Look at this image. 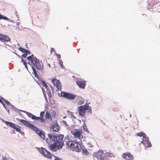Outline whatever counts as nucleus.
Wrapping results in <instances>:
<instances>
[{
  "label": "nucleus",
  "mask_w": 160,
  "mask_h": 160,
  "mask_svg": "<svg viewBox=\"0 0 160 160\" xmlns=\"http://www.w3.org/2000/svg\"><path fill=\"white\" fill-rule=\"evenodd\" d=\"M27 59L28 60V63L30 65L35 67L37 69L41 70L42 66L39 60L34 55L32 54L31 56L27 57Z\"/></svg>",
  "instance_id": "obj_1"
},
{
  "label": "nucleus",
  "mask_w": 160,
  "mask_h": 160,
  "mask_svg": "<svg viewBox=\"0 0 160 160\" xmlns=\"http://www.w3.org/2000/svg\"><path fill=\"white\" fill-rule=\"evenodd\" d=\"M94 160H108V155L107 153L104 152L100 150L95 152L93 154Z\"/></svg>",
  "instance_id": "obj_2"
},
{
  "label": "nucleus",
  "mask_w": 160,
  "mask_h": 160,
  "mask_svg": "<svg viewBox=\"0 0 160 160\" xmlns=\"http://www.w3.org/2000/svg\"><path fill=\"white\" fill-rule=\"evenodd\" d=\"M79 142L70 141L66 143V146H68L73 149L74 151L79 152L81 151L82 147Z\"/></svg>",
  "instance_id": "obj_3"
},
{
  "label": "nucleus",
  "mask_w": 160,
  "mask_h": 160,
  "mask_svg": "<svg viewBox=\"0 0 160 160\" xmlns=\"http://www.w3.org/2000/svg\"><path fill=\"white\" fill-rule=\"evenodd\" d=\"M64 135H59L58 136L54 137V140H56L55 144L57 146V148H61L64 145Z\"/></svg>",
  "instance_id": "obj_4"
},
{
  "label": "nucleus",
  "mask_w": 160,
  "mask_h": 160,
  "mask_svg": "<svg viewBox=\"0 0 160 160\" xmlns=\"http://www.w3.org/2000/svg\"><path fill=\"white\" fill-rule=\"evenodd\" d=\"M16 119L18 122H21L23 125L33 130H37V128L30 123L28 122V121L18 118H17Z\"/></svg>",
  "instance_id": "obj_5"
},
{
  "label": "nucleus",
  "mask_w": 160,
  "mask_h": 160,
  "mask_svg": "<svg viewBox=\"0 0 160 160\" xmlns=\"http://www.w3.org/2000/svg\"><path fill=\"white\" fill-rule=\"evenodd\" d=\"M89 105L86 104L84 105L80 106L78 108V113L79 115L83 117L85 114V111L89 108Z\"/></svg>",
  "instance_id": "obj_6"
},
{
  "label": "nucleus",
  "mask_w": 160,
  "mask_h": 160,
  "mask_svg": "<svg viewBox=\"0 0 160 160\" xmlns=\"http://www.w3.org/2000/svg\"><path fill=\"white\" fill-rule=\"evenodd\" d=\"M61 95L69 100H74L76 97V95L74 94L64 92H61Z\"/></svg>",
  "instance_id": "obj_7"
},
{
  "label": "nucleus",
  "mask_w": 160,
  "mask_h": 160,
  "mask_svg": "<svg viewBox=\"0 0 160 160\" xmlns=\"http://www.w3.org/2000/svg\"><path fill=\"white\" fill-rule=\"evenodd\" d=\"M38 150L40 153L43 154L45 157L49 158H51V153L47 151L45 148L41 147L40 148H39Z\"/></svg>",
  "instance_id": "obj_8"
},
{
  "label": "nucleus",
  "mask_w": 160,
  "mask_h": 160,
  "mask_svg": "<svg viewBox=\"0 0 160 160\" xmlns=\"http://www.w3.org/2000/svg\"><path fill=\"white\" fill-rule=\"evenodd\" d=\"M71 133L73 135L75 138L79 139L80 141L81 140L80 138L82 134V130L76 129L74 131H72Z\"/></svg>",
  "instance_id": "obj_9"
},
{
  "label": "nucleus",
  "mask_w": 160,
  "mask_h": 160,
  "mask_svg": "<svg viewBox=\"0 0 160 160\" xmlns=\"http://www.w3.org/2000/svg\"><path fill=\"white\" fill-rule=\"evenodd\" d=\"M122 156L126 160H132L134 159L132 154L129 152L122 153Z\"/></svg>",
  "instance_id": "obj_10"
},
{
  "label": "nucleus",
  "mask_w": 160,
  "mask_h": 160,
  "mask_svg": "<svg viewBox=\"0 0 160 160\" xmlns=\"http://www.w3.org/2000/svg\"><path fill=\"white\" fill-rule=\"evenodd\" d=\"M51 81L58 90H60L61 89L62 84L59 80L56 79H53L51 80Z\"/></svg>",
  "instance_id": "obj_11"
},
{
  "label": "nucleus",
  "mask_w": 160,
  "mask_h": 160,
  "mask_svg": "<svg viewBox=\"0 0 160 160\" xmlns=\"http://www.w3.org/2000/svg\"><path fill=\"white\" fill-rule=\"evenodd\" d=\"M141 143L143 144L146 147H150L151 146V143L149 141L148 138L146 136L143 138Z\"/></svg>",
  "instance_id": "obj_12"
},
{
  "label": "nucleus",
  "mask_w": 160,
  "mask_h": 160,
  "mask_svg": "<svg viewBox=\"0 0 160 160\" xmlns=\"http://www.w3.org/2000/svg\"><path fill=\"white\" fill-rule=\"evenodd\" d=\"M77 84L79 87L82 89H84L86 84V82L83 80H79L77 82Z\"/></svg>",
  "instance_id": "obj_13"
},
{
  "label": "nucleus",
  "mask_w": 160,
  "mask_h": 160,
  "mask_svg": "<svg viewBox=\"0 0 160 160\" xmlns=\"http://www.w3.org/2000/svg\"><path fill=\"white\" fill-rule=\"evenodd\" d=\"M0 40L2 42H8L10 40V39L6 35H0Z\"/></svg>",
  "instance_id": "obj_14"
},
{
  "label": "nucleus",
  "mask_w": 160,
  "mask_h": 160,
  "mask_svg": "<svg viewBox=\"0 0 160 160\" xmlns=\"http://www.w3.org/2000/svg\"><path fill=\"white\" fill-rule=\"evenodd\" d=\"M3 122L7 125L9 126L11 128H15V126L19 127L18 125H16L12 122L6 121H4Z\"/></svg>",
  "instance_id": "obj_15"
},
{
  "label": "nucleus",
  "mask_w": 160,
  "mask_h": 160,
  "mask_svg": "<svg viewBox=\"0 0 160 160\" xmlns=\"http://www.w3.org/2000/svg\"><path fill=\"white\" fill-rule=\"evenodd\" d=\"M3 122L7 125L9 126L11 128H15V126L19 127L18 125H16L12 122L6 121H4Z\"/></svg>",
  "instance_id": "obj_16"
},
{
  "label": "nucleus",
  "mask_w": 160,
  "mask_h": 160,
  "mask_svg": "<svg viewBox=\"0 0 160 160\" xmlns=\"http://www.w3.org/2000/svg\"><path fill=\"white\" fill-rule=\"evenodd\" d=\"M49 149L52 151H56L57 150V148L55 142L54 144L50 145L48 146Z\"/></svg>",
  "instance_id": "obj_17"
},
{
  "label": "nucleus",
  "mask_w": 160,
  "mask_h": 160,
  "mask_svg": "<svg viewBox=\"0 0 160 160\" xmlns=\"http://www.w3.org/2000/svg\"><path fill=\"white\" fill-rule=\"evenodd\" d=\"M34 120L40 123L44 122H45V120L44 118L38 117L36 116Z\"/></svg>",
  "instance_id": "obj_18"
},
{
  "label": "nucleus",
  "mask_w": 160,
  "mask_h": 160,
  "mask_svg": "<svg viewBox=\"0 0 160 160\" xmlns=\"http://www.w3.org/2000/svg\"><path fill=\"white\" fill-rule=\"evenodd\" d=\"M38 128H37V130L34 131H36L37 133L43 139H45V137L43 133L41 132V131L38 130Z\"/></svg>",
  "instance_id": "obj_19"
},
{
  "label": "nucleus",
  "mask_w": 160,
  "mask_h": 160,
  "mask_svg": "<svg viewBox=\"0 0 160 160\" xmlns=\"http://www.w3.org/2000/svg\"><path fill=\"white\" fill-rule=\"evenodd\" d=\"M52 128L54 131L57 132L59 130V127L57 123H55L53 124Z\"/></svg>",
  "instance_id": "obj_20"
},
{
  "label": "nucleus",
  "mask_w": 160,
  "mask_h": 160,
  "mask_svg": "<svg viewBox=\"0 0 160 160\" xmlns=\"http://www.w3.org/2000/svg\"><path fill=\"white\" fill-rule=\"evenodd\" d=\"M25 113L30 118H32V119L34 120L35 118H36V116L33 115L31 113L27 112H25Z\"/></svg>",
  "instance_id": "obj_21"
},
{
  "label": "nucleus",
  "mask_w": 160,
  "mask_h": 160,
  "mask_svg": "<svg viewBox=\"0 0 160 160\" xmlns=\"http://www.w3.org/2000/svg\"><path fill=\"white\" fill-rule=\"evenodd\" d=\"M155 0H150L148 3V5L150 7H153L156 5V4L155 3Z\"/></svg>",
  "instance_id": "obj_22"
},
{
  "label": "nucleus",
  "mask_w": 160,
  "mask_h": 160,
  "mask_svg": "<svg viewBox=\"0 0 160 160\" xmlns=\"http://www.w3.org/2000/svg\"><path fill=\"white\" fill-rule=\"evenodd\" d=\"M136 135L139 137L143 136V138L146 136V135L143 132H140L136 134Z\"/></svg>",
  "instance_id": "obj_23"
},
{
  "label": "nucleus",
  "mask_w": 160,
  "mask_h": 160,
  "mask_svg": "<svg viewBox=\"0 0 160 160\" xmlns=\"http://www.w3.org/2000/svg\"><path fill=\"white\" fill-rule=\"evenodd\" d=\"M82 154L85 155H87L89 154V152L86 149H82Z\"/></svg>",
  "instance_id": "obj_24"
},
{
  "label": "nucleus",
  "mask_w": 160,
  "mask_h": 160,
  "mask_svg": "<svg viewBox=\"0 0 160 160\" xmlns=\"http://www.w3.org/2000/svg\"><path fill=\"white\" fill-rule=\"evenodd\" d=\"M45 118L48 119H52L51 115L48 112H47L46 113Z\"/></svg>",
  "instance_id": "obj_25"
},
{
  "label": "nucleus",
  "mask_w": 160,
  "mask_h": 160,
  "mask_svg": "<svg viewBox=\"0 0 160 160\" xmlns=\"http://www.w3.org/2000/svg\"><path fill=\"white\" fill-rule=\"evenodd\" d=\"M48 138L50 140H52V141L54 140V137H56V136H53L52 134H48Z\"/></svg>",
  "instance_id": "obj_26"
},
{
  "label": "nucleus",
  "mask_w": 160,
  "mask_h": 160,
  "mask_svg": "<svg viewBox=\"0 0 160 160\" xmlns=\"http://www.w3.org/2000/svg\"><path fill=\"white\" fill-rule=\"evenodd\" d=\"M32 69L33 72V74H34L35 75V76L36 77H38V75L37 74V73L36 72V71L34 67H33L32 66Z\"/></svg>",
  "instance_id": "obj_27"
},
{
  "label": "nucleus",
  "mask_w": 160,
  "mask_h": 160,
  "mask_svg": "<svg viewBox=\"0 0 160 160\" xmlns=\"http://www.w3.org/2000/svg\"><path fill=\"white\" fill-rule=\"evenodd\" d=\"M59 63L60 66H61V68H63V69L65 68L64 67V66L63 65V62L61 59H60L59 60Z\"/></svg>",
  "instance_id": "obj_28"
},
{
  "label": "nucleus",
  "mask_w": 160,
  "mask_h": 160,
  "mask_svg": "<svg viewBox=\"0 0 160 160\" xmlns=\"http://www.w3.org/2000/svg\"><path fill=\"white\" fill-rule=\"evenodd\" d=\"M42 84L43 86H44L46 89H47L48 88V87L46 84V83L45 82L43 81L42 82Z\"/></svg>",
  "instance_id": "obj_29"
},
{
  "label": "nucleus",
  "mask_w": 160,
  "mask_h": 160,
  "mask_svg": "<svg viewBox=\"0 0 160 160\" xmlns=\"http://www.w3.org/2000/svg\"><path fill=\"white\" fill-rule=\"evenodd\" d=\"M68 114H69V115H70L72 117V118H76V117L73 115L72 112H70V111H68Z\"/></svg>",
  "instance_id": "obj_30"
},
{
  "label": "nucleus",
  "mask_w": 160,
  "mask_h": 160,
  "mask_svg": "<svg viewBox=\"0 0 160 160\" xmlns=\"http://www.w3.org/2000/svg\"><path fill=\"white\" fill-rule=\"evenodd\" d=\"M18 49L20 51H21L22 52H24V53L26 52V51H27V50L26 49H24V48H23L21 47L19 48Z\"/></svg>",
  "instance_id": "obj_31"
},
{
  "label": "nucleus",
  "mask_w": 160,
  "mask_h": 160,
  "mask_svg": "<svg viewBox=\"0 0 160 160\" xmlns=\"http://www.w3.org/2000/svg\"><path fill=\"white\" fill-rule=\"evenodd\" d=\"M47 92L49 98H51L52 97V94L51 91L50 90H47Z\"/></svg>",
  "instance_id": "obj_32"
},
{
  "label": "nucleus",
  "mask_w": 160,
  "mask_h": 160,
  "mask_svg": "<svg viewBox=\"0 0 160 160\" xmlns=\"http://www.w3.org/2000/svg\"><path fill=\"white\" fill-rule=\"evenodd\" d=\"M2 19L6 20L8 19V18L6 17L3 16L1 14H0V19Z\"/></svg>",
  "instance_id": "obj_33"
},
{
  "label": "nucleus",
  "mask_w": 160,
  "mask_h": 160,
  "mask_svg": "<svg viewBox=\"0 0 160 160\" xmlns=\"http://www.w3.org/2000/svg\"><path fill=\"white\" fill-rule=\"evenodd\" d=\"M88 147L89 148H91L93 147V145L91 143V142L87 143Z\"/></svg>",
  "instance_id": "obj_34"
},
{
  "label": "nucleus",
  "mask_w": 160,
  "mask_h": 160,
  "mask_svg": "<svg viewBox=\"0 0 160 160\" xmlns=\"http://www.w3.org/2000/svg\"><path fill=\"white\" fill-rule=\"evenodd\" d=\"M44 114H45V111L41 112H40V116L41 117L40 118H43V116L44 115Z\"/></svg>",
  "instance_id": "obj_35"
},
{
  "label": "nucleus",
  "mask_w": 160,
  "mask_h": 160,
  "mask_svg": "<svg viewBox=\"0 0 160 160\" xmlns=\"http://www.w3.org/2000/svg\"><path fill=\"white\" fill-rule=\"evenodd\" d=\"M16 127V126H15V128H14L13 129H15L16 131L20 132H21L20 129L19 128Z\"/></svg>",
  "instance_id": "obj_36"
},
{
  "label": "nucleus",
  "mask_w": 160,
  "mask_h": 160,
  "mask_svg": "<svg viewBox=\"0 0 160 160\" xmlns=\"http://www.w3.org/2000/svg\"><path fill=\"white\" fill-rule=\"evenodd\" d=\"M1 98H2L3 100V102H5L7 104L9 105V102L8 101L5 100L3 98H2V97Z\"/></svg>",
  "instance_id": "obj_37"
},
{
  "label": "nucleus",
  "mask_w": 160,
  "mask_h": 160,
  "mask_svg": "<svg viewBox=\"0 0 160 160\" xmlns=\"http://www.w3.org/2000/svg\"><path fill=\"white\" fill-rule=\"evenodd\" d=\"M26 53L27 54V55L28 54L30 55L31 54V52H30V51L28 50H27V51H26Z\"/></svg>",
  "instance_id": "obj_38"
},
{
  "label": "nucleus",
  "mask_w": 160,
  "mask_h": 160,
  "mask_svg": "<svg viewBox=\"0 0 160 160\" xmlns=\"http://www.w3.org/2000/svg\"><path fill=\"white\" fill-rule=\"evenodd\" d=\"M62 123L65 126H68V124H67V122L66 121H62Z\"/></svg>",
  "instance_id": "obj_39"
},
{
  "label": "nucleus",
  "mask_w": 160,
  "mask_h": 160,
  "mask_svg": "<svg viewBox=\"0 0 160 160\" xmlns=\"http://www.w3.org/2000/svg\"><path fill=\"white\" fill-rule=\"evenodd\" d=\"M27 56V54L26 53H24L22 55V57H26Z\"/></svg>",
  "instance_id": "obj_40"
},
{
  "label": "nucleus",
  "mask_w": 160,
  "mask_h": 160,
  "mask_svg": "<svg viewBox=\"0 0 160 160\" xmlns=\"http://www.w3.org/2000/svg\"><path fill=\"white\" fill-rule=\"evenodd\" d=\"M23 64L25 66V67L27 69H28V67H27V62H24Z\"/></svg>",
  "instance_id": "obj_41"
},
{
  "label": "nucleus",
  "mask_w": 160,
  "mask_h": 160,
  "mask_svg": "<svg viewBox=\"0 0 160 160\" xmlns=\"http://www.w3.org/2000/svg\"><path fill=\"white\" fill-rule=\"evenodd\" d=\"M108 155L110 157H112L113 156V154L109 152L108 153Z\"/></svg>",
  "instance_id": "obj_42"
},
{
  "label": "nucleus",
  "mask_w": 160,
  "mask_h": 160,
  "mask_svg": "<svg viewBox=\"0 0 160 160\" xmlns=\"http://www.w3.org/2000/svg\"><path fill=\"white\" fill-rule=\"evenodd\" d=\"M84 103V101H81V102H79V103H78V104L79 105H81V104H83Z\"/></svg>",
  "instance_id": "obj_43"
},
{
  "label": "nucleus",
  "mask_w": 160,
  "mask_h": 160,
  "mask_svg": "<svg viewBox=\"0 0 160 160\" xmlns=\"http://www.w3.org/2000/svg\"><path fill=\"white\" fill-rule=\"evenodd\" d=\"M83 128L84 129H85V128H86V124L85 123H84L83 124Z\"/></svg>",
  "instance_id": "obj_44"
},
{
  "label": "nucleus",
  "mask_w": 160,
  "mask_h": 160,
  "mask_svg": "<svg viewBox=\"0 0 160 160\" xmlns=\"http://www.w3.org/2000/svg\"><path fill=\"white\" fill-rule=\"evenodd\" d=\"M57 57L58 58H61V55L60 54H57Z\"/></svg>",
  "instance_id": "obj_45"
},
{
  "label": "nucleus",
  "mask_w": 160,
  "mask_h": 160,
  "mask_svg": "<svg viewBox=\"0 0 160 160\" xmlns=\"http://www.w3.org/2000/svg\"><path fill=\"white\" fill-rule=\"evenodd\" d=\"M44 97H45V98L46 99H47V96H46V94H44Z\"/></svg>",
  "instance_id": "obj_46"
},
{
  "label": "nucleus",
  "mask_w": 160,
  "mask_h": 160,
  "mask_svg": "<svg viewBox=\"0 0 160 160\" xmlns=\"http://www.w3.org/2000/svg\"><path fill=\"white\" fill-rule=\"evenodd\" d=\"M0 102L2 104V103H3V102H2V100L0 98Z\"/></svg>",
  "instance_id": "obj_47"
},
{
  "label": "nucleus",
  "mask_w": 160,
  "mask_h": 160,
  "mask_svg": "<svg viewBox=\"0 0 160 160\" xmlns=\"http://www.w3.org/2000/svg\"><path fill=\"white\" fill-rule=\"evenodd\" d=\"M2 104L3 105V106L5 107V104L4 103V102L2 103Z\"/></svg>",
  "instance_id": "obj_48"
},
{
  "label": "nucleus",
  "mask_w": 160,
  "mask_h": 160,
  "mask_svg": "<svg viewBox=\"0 0 160 160\" xmlns=\"http://www.w3.org/2000/svg\"><path fill=\"white\" fill-rule=\"evenodd\" d=\"M21 60H22V62H23V63H24V62H25L22 58L21 59Z\"/></svg>",
  "instance_id": "obj_49"
},
{
  "label": "nucleus",
  "mask_w": 160,
  "mask_h": 160,
  "mask_svg": "<svg viewBox=\"0 0 160 160\" xmlns=\"http://www.w3.org/2000/svg\"><path fill=\"white\" fill-rule=\"evenodd\" d=\"M48 65L49 66V67H51V66H50V64H48Z\"/></svg>",
  "instance_id": "obj_50"
},
{
  "label": "nucleus",
  "mask_w": 160,
  "mask_h": 160,
  "mask_svg": "<svg viewBox=\"0 0 160 160\" xmlns=\"http://www.w3.org/2000/svg\"><path fill=\"white\" fill-rule=\"evenodd\" d=\"M52 49H53V48H51V50H52Z\"/></svg>",
  "instance_id": "obj_51"
},
{
  "label": "nucleus",
  "mask_w": 160,
  "mask_h": 160,
  "mask_svg": "<svg viewBox=\"0 0 160 160\" xmlns=\"http://www.w3.org/2000/svg\"><path fill=\"white\" fill-rule=\"evenodd\" d=\"M1 34H0V35H1Z\"/></svg>",
  "instance_id": "obj_52"
}]
</instances>
